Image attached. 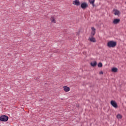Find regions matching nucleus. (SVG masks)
I'll use <instances>...</instances> for the list:
<instances>
[{
  "label": "nucleus",
  "instance_id": "1",
  "mask_svg": "<svg viewBox=\"0 0 126 126\" xmlns=\"http://www.w3.org/2000/svg\"><path fill=\"white\" fill-rule=\"evenodd\" d=\"M117 46V42L114 41H110L107 43V47L108 48H115Z\"/></svg>",
  "mask_w": 126,
  "mask_h": 126
},
{
  "label": "nucleus",
  "instance_id": "2",
  "mask_svg": "<svg viewBox=\"0 0 126 126\" xmlns=\"http://www.w3.org/2000/svg\"><path fill=\"white\" fill-rule=\"evenodd\" d=\"M0 121L1 122H7L8 121V117L5 115H2L0 117Z\"/></svg>",
  "mask_w": 126,
  "mask_h": 126
},
{
  "label": "nucleus",
  "instance_id": "3",
  "mask_svg": "<svg viewBox=\"0 0 126 126\" xmlns=\"http://www.w3.org/2000/svg\"><path fill=\"white\" fill-rule=\"evenodd\" d=\"M93 36L94 35H91L89 37V41H90V42H92L93 43H95V42H96V39H95Z\"/></svg>",
  "mask_w": 126,
  "mask_h": 126
},
{
  "label": "nucleus",
  "instance_id": "4",
  "mask_svg": "<svg viewBox=\"0 0 126 126\" xmlns=\"http://www.w3.org/2000/svg\"><path fill=\"white\" fill-rule=\"evenodd\" d=\"M111 105L114 107V108H118V104L114 100H111L110 102Z\"/></svg>",
  "mask_w": 126,
  "mask_h": 126
},
{
  "label": "nucleus",
  "instance_id": "5",
  "mask_svg": "<svg viewBox=\"0 0 126 126\" xmlns=\"http://www.w3.org/2000/svg\"><path fill=\"white\" fill-rule=\"evenodd\" d=\"M63 90L64 92H69V91H70V88L69 87L65 86L63 87Z\"/></svg>",
  "mask_w": 126,
  "mask_h": 126
},
{
  "label": "nucleus",
  "instance_id": "6",
  "mask_svg": "<svg viewBox=\"0 0 126 126\" xmlns=\"http://www.w3.org/2000/svg\"><path fill=\"white\" fill-rule=\"evenodd\" d=\"M92 32H91V36H94L95 34H96V29L94 27H92Z\"/></svg>",
  "mask_w": 126,
  "mask_h": 126
},
{
  "label": "nucleus",
  "instance_id": "7",
  "mask_svg": "<svg viewBox=\"0 0 126 126\" xmlns=\"http://www.w3.org/2000/svg\"><path fill=\"white\" fill-rule=\"evenodd\" d=\"M50 21L51 22V23H56L57 21L56 20V18H55V16H52L50 18Z\"/></svg>",
  "mask_w": 126,
  "mask_h": 126
},
{
  "label": "nucleus",
  "instance_id": "8",
  "mask_svg": "<svg viewBox=\"0 0 126 126\" xmlns=\"http://www.w3.org/2000/svg\"><path fill=\"white\" fill-rule=\"evenodd\" d=\"M72 4H73V5H76V6H78V5H79V0H75L73 1Z\"/></svg>",
  "mask_w": 126,
  "mask_h": 126
},
{
  "label": "nucleus",
  "instance_id": "9",
  "mask_svg": "<svg viewBox=\"0 0 126 126\" xmlns=\"http://www.w3.org/2000/svg\"><path fill=\"white\" fill-rule=\"evenodd\" d=\"M120 21H121V20H120V19H115L113 20V24H119Z\"/></svg>",
  "mask_w": 126,
  "mask_h": 126
},
{
  "label": "nucleus",
  "instance_id": "10",
  "mask_svg": "<svg viewBox=\"0 0 126 126\" xmlns=\"http://www.w3.org/2000/svg\"><path fill=\"white\" fill-rule=\"evenodd\" d=\"M113 11L114 12L115 15H120L121 14V12L117 9H114Z\"/></svg>",
  "mask_w": 126,
  "mask_h": 126
},
{
  "label": "nucleus",
  "instance_id": "11",
  "mask_svg": "<svg viewBox=\"0 0 126 126\" xmlns=\"http://www.w3.org/2000/svg\"><path fill=\"white\" fill-rule=\"evenodd\" d=\"M87 6H88V5L86 3H83L81 4V7L83 9H85Z\"/></svg>",
  "mask_w": 126,
  "mask_h": 126
},
{
  "label": "nucleus",
  "instance_id": "12",
  "mask_svg": "<svg viewBox=\"0 0 126 126\" xmlns=\"http://www.w3.org/2000/svg\"><path fill=\"white\" fill-rule=\"evenodd\" d=\"M91 65L92 66H96V65H97V62H96L95 61L94 62H92L91 63Z\"/></svg>",
  "mask_w": 126,
  "mask_h": 126
},
{
  "label": "nucleus",
  "instance_id": "13",
  "mask_svg": "<svg viewBox=\"0 0 126 126\" xmlns=\"http://www.w3.org/2000/svg\"><path fill=\"white\" fill-rule=\"evenodd\" d=\"M112 72H118V68L116 67H113L112 68Z\"/></svg>",
  "mask_w": 126,
  "mask_h": 126
},
{
  "label": "nucleus",
  "instance_id": "14",
  "mask_svg": "<svg viewBox=\"0 0 126 126\" xmlns=\"http://www.w3.org/2000/svg\"><path fill=\"white\" fill-rule=\"evenodd\" d=\"M89 2L91 4H92L93 6H94V3L95 2V0H89Z\"/></svg>",
  "mask_w": 126,
  "mask_h": 126
},
{
  "label": "nucleus",
  "instance_id": "15",
  "mask_svg": "<svg viewBox=\"0 0 126 126\" xmlns=\"http://www.w3.org/2000/svg\"><path fill=\"white\" fill-rule=\"evenodd\" d=\"M117 119H122L123 118V116H122V115H121V114H118L117 116Z\"/></svg>",
  "mask_w": 126,
  "mask_h": 126
},
{
  "label": "nucleus",
  "instance_id": "16",
  "mask_svg": "<svg viewBox=\"0 0 126 126\" xmlns=\"http://www.w3.org/2000/svg\"><path fill=\"white\" fill-rule=\"evenodd\" d=\"M98 67H102L103 66V64L101 63H99L98 64Z\"/></svg>",
  "mask_w": 126,
  "mask_h": 126
},
{
  "label": "nucleus",
  "instance_id": "17",
  "mask_svg": "<svg viewBox=\"0 0 126 126\" xmlns=\"http://www.w3.org/2000/svg\"><path fill=\"white\" fill-rule=\"evenodd\" d=\"M103 71H100V72H99V74H103Z\"/></svg>",
  "mask_w": 126,
  "mask_h": 126
},
{
  "label": "nucleus",
  "instance_id": "18",
  "mask_svg": "<svg viewBox=\"0 0 126 126\" xmlns=\"http://www.w3.org/2000/svg\"><path fill=\"white\" fill-rule=\"evenodd\" d=\"M0 103H1V102H0Z\"/></svg>",
  "mask_w": 126,
  "mask_h": 126
}]
</instances>
